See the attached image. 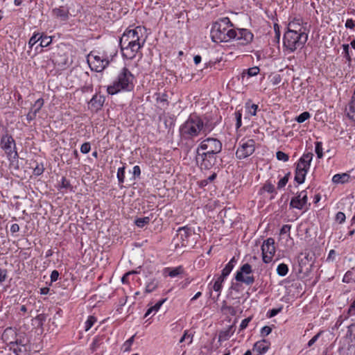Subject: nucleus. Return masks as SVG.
I'll use <instances>...</instances> for the list:
<instances>
[{
  "label": "nucleus",
  "mask_w": 355,
  "mask_h": 355,
  "mask_svg": "<svg viewBox=\"0 0 355 355\" xmlns=\"http://www.w3.org/2000/svg\"><path fill=\"white\" fill-rule=\"evenodd\" d=\"M276 250L275 246V240L272 238H268L263 241L261 245L262 260L265 263H269L272 261Z\"/></svg>",
  "instance_id": "12"
},
{
  "label": "nucleus",
  "mask_w": 355,
  "mask_h": 355,
  "mask_svg": "<svg viewBox=\"0 0 355 355\" xmlns=\"http://www.w3.org/2000/svg\"><path fill=\"white\" fill-rule=\"evenodd\" d=\"M59 189L72 191V186L71 185L69 180H67L64 177H62L60 181Z\"/></svg>",
  "instance_id": "37"
},
{
  "label": "nucleus",
  "mask_w": 355,
  "mask_h": 355,
  "mask_svg": "<svg viewBox=\"0 0 355 355\" xmlns=\"http://www.w3.org/2000/svg\"><path fill=\"white\" fill-rule=\"evenodd\" d=\"M136 82L135 75L125 66L118 72L112 83L107 87V92L113 96L119 93L132 92Z\"/></svg>",
  "instance_id": "2"
},
{
  "label": "nucleus",
  "mask_w": 355,
  "mask_h": 355,
  "mask_svg": "<svg viewBox=\"0 0 355 355\" xmlns=\"http://www.w3.org/2000/svg\"><path fill=\"white\" fill-rule=\"evenodd\" d=\"M288 272V267L285 263H280L277 266V273L281 276L284 277Z\"/></svg>",
  "instance_id": "33"
},
{
  "label": "nucleus",
  "mask_w": 355,
  "mask_h": 355,
  "mask_svg": "<svg viewBox=\"0 0 355 355\" xmlns=\"http://www.w3.org/2000/svg\"><path fill=\"white\" fill-rule=\"evenodd\" d=\"M310 118H311L310 113L309 112H304L301 113L299 116H297L295 120L297 123H302L304 122L305 121L309 119Z\"/></svg>",
  "instance_id": "38"
},
{
  "label": "nucleus",
  "mask_w": 355,
  "mask_h": 355,
  "mask_svg": "<svg viewBox=\"0 0 355 355\" xmlns=\"http://www.w3.org/2000/svg\"><path fill=\"white\" fill-rule=\"evenodd\" d=\"M236 119V128L239 129L242 125V112L241 110H236L234 112Z\"/></svg>",
  "instance_id": "41"
},
{
  "label": "nucleus",
  "mask_w": 355,
  "mask_h": 355,
  "mask_svg": "<svg viewBox=\"0 0 355 355\" xmlns=\"http://www.w3.org/2000/svg\"><path fill=\"white\" fill-rule=\"evenodd\" d=\"M204 130V123L196 114H191L187 121L179 128L182 139L191 140L200 135Z\"/></svg>",
  "instance_id": "4"
},
{
  "label": "nucleus",
  "mask_w": 355,
  "mask_h": 355,
  "mask_svg": "<svg viewBox=\"0 0 355 355\" xmlns=\"http://www.w3.org/2000/svg\"><path fill=\"white\" fill-rule=\"evenodd\" d=\"M291 228V226L290 225H284L280 230V234H289Z\"/></svg>",
  "instance_id": "55"
},
{
  "label": "nucleus",
  "mask_w": 355,
  "mask_h": 355,
  "mask_svg": "<svg viewBox=\"0 0 355 355\" xmlns=\"http://www.w3.org/2000/svg\"><path fill=\"white\" fill-rule=\"evenodd\" d=\"M315 152L318 159L323 157V148L322 141H316L315 143Z\"/></svg>",
  "instance_id": "36"
},
{
  "label": "nucleus",
  "mask_w": 355,
  "mask_h": 355,
  "mask_svg": "<svg viewBox=\"0 0 355 355\" xmlns=\"http://www.w3.org/2000/svg\"><path fill=\"white\" fill-rule=\"evenodd\" d=\"M343 54L344 57L346 58V60L349 62L351 61V55L350 53L352 51L349 50V44H345L343 45Z\"/></svg>",
  "instance_id": "43"
},
{
  "label": "nucleus",
  "mask_w": 355,
  "mask_h": 355,
  "mask_svg": "<svg viewBox=\"0 0 355 355\" xmlns=\"http://www.w3.org/2000/svg\"><path fill=\"white\" fill-rule=\"evenodd\" d=\"M309 28L307 22L300 17L293 18L288 24L287 31L283 38L284 51L293 53L304 47L308 40Z\"/></svg>",
  "instance_id": "1"
},
{
  "label": "nucleus",
  "mask_w": 355,
  "mask_h": 355,
  "mask_svg": "<svg viewBox=\"0 0 355 355\" xmlns=\"http://www.w3.org/2000/svg\"><path fill=\"white\" fill-rule=\"evenodd\" d=\"M91 150V145L89 142H85L80 146V152L83 154L88 153Z\"/></svg>",
  "instance_id": "49"
},
{
  "label": "nucleus",
  "mask_w": 355,
  "mask_h": 355,
  "mask_svg": "<svg viewBox=\"0 0 355 355\" xmlns=\"http://www.w3.org/2000/svg\"><path fill=\"white\" fill-rule=\"evenodd\" d=\"M123 56L128 60L136 58L144 44L120 45Z\"/></svg>",
  "instance_id": "16"
},
{
  "label": "nucleus",
  "mask_w": 355,
  "mask_h": 355,
  "mask_svg": "<svg viewBox=\"0 0 355 355\" xmlns=\"http://www.w3.org/2000/svg\"><path fill=\"white\" fill-rule=\"evenodd\" d=\"M192 234L193 231L190 227L187 226L179 227L177 232V239L181 241V246L188 245L189 239Z\"/></svg>",
  "instance_id": "17"
},
{
  "label": "nucleus",
  "mask_w": 355,
  "mask_h": 355,
  "mask_svg": "<svg viewBox=\"0 0 355 355\" xmlns=\"http://www.w3.org/2000/svg\"><path fill=\"white\" fill-rule=\"evenodd\" d=\"M246 114L248 116H255L258 109V105L250 102H247L245 105Z\"/></svg>",
  "instance_id": "28"
},
{
  "label": "nucleus",
  "mask_w": 355,
  "mask_h": 355,
  "mask_svg": "<svg viewBox=\"0 0 355 355\" xmlns=\"http://www.w3.org/2000/svg\"><path fill=\"white\" fill-rule=\"evenodd\" d=\"M44 172V167L42 165H37L34 168V174L35 175H40Z\"/></svg>",
  "instance_id": "60"
},
{
  "label": "nucleus",
  "mask_w": 355,
  "mask_h": 355,
  "mask_svg": "<svg viewBox=\"0 0 355 355\" xmlns=\"http://www.w3.org/2000/svg\"><path fill=\"white\" fill-rule=\"evenodd\" d=\"M193 336L191 334H189L187 331H185L183 336L180 340V343L186 342L187 345H189L192 343Z\"/></svg>",
  "instance_id": "42"
},
{
  "label": "nucleus",
  "mask_w": 355,
  "mask_h": 355,
  "mask_svg": "<svg viewBox=\"0 0 355 355\" xmlns=\"http://www.w3.org/2000/svg\"><path fill=\"white\" fill-rule=\"evenodd\" d=\"M225 279H223L219 276H214L213 280L208 284V288L210 291L211 290L218 293V297L220 296L222 289L223 285L225 282Z\"/></svg>",
  "instance_id": "20"
},
{
  "label": "nucleus",
  "mask_w": 355,
  "mask_h": 355,
  "mask_svg": "<svg viewBox=\"0 0 355 355\" xmlns=\"http://www.w3.org/2000/svg\"><path fill=\"white\" fill-rule=\"evenodd\" d=\"M144 28L137 26L135 28L126 29L120 38V45L144 44Z\"/></svg>",
  "instance_id": "7"
},
{
  "label": "nucleus",
  "mask_w": 355,
  "mask_h": 355,
  "mask_svg": "<svg viewBox=\"0 0 355 355\" xmlns=\"http://www.w3.org/2000/svg\"><path fill=\"white\" fill-rule=\"evenodd\" d=\"M105 102V96L100 93H96L89 102V107L93 111L101 109Z\"/></svg>",
  "instance_id": "19"
},
{
  "label": "nucleus",
  "mask_w": 355,
  "mask_h": 355,
  "mask_svg": "<svg viewBox=\"0 0 355 355\" xmlns=\"http://www.w3.org/2000/svg\"><path fill=\"white\" fill-rule=\"evenodd\" d=\"M232 39L236 40L241 45L245 46L250 44L254 38L253 34L246 28H234Z\"/></svg>",
  "instance_id": "15"
},
{
  "label": "nucleus",
  "mask_w": 355,
  "mask_h": 355,
  "mask_svg": "<svg viewBox=\"0 0 355 355\" xmlns=\"http://www.w3.org/2000/svg\"><path fill=\"white\" fill-rule=\"evenodd\" d=\"M233 24L228 17H223L211 26L210 36L214 42H225L232 39Z\"/></svg>",
  "instance_id": "3"
},
{
  "label": "nucleus",
  "mask_w": 355,
  "mask_h": 355,
  "mask_svg": "<svg viewBox=\"0 0 355 355\" xmlns=\"http://www.w3.org/2000/svg\"><path fill=\"white\" fill-rule=\"evenodd\" d=\"M59 277V272L58 271L54 270L51 272V276H50V278H51V282H55L58 280Z\"/></svg>",
  "instance_id": "58"
},
{
  "label": "nucleus",
  "mask_w": 355,
  "mask_h": 355,
  "mask_svg": "<svg viewBox=\"0 0 355 355\" xmlns=\"http://www.w3.org/2000/svg\"><path fill=\"white\" fill-rule=\"evenodd\" d=\"M270 347V343L266 340L262 339L256 342L252 347V351L255 355H262L266 354Z\"/></svg>",
  "instance_id": "18"
},
{
  "label": "nucleus",
  "mask_w": 355,
  "mask_h": 355,
  "mask_svg": "<svg viewBox=\"0 0 355 355\" xmlns=\"http://www.w3.org/2000/svg\"><path fill=\"white\" fill-rule=\"evenodd\" d=\"M345 27L347 28L352 29L355 27V21L352 19H347L345 22Z\"/></svg>",
  "instance_id": "59"
},
{
  "label": "nucleus",
  "mask_w": 355,
  "mask_h": 355,
  "mask_svg": "<svg viewBox=\"0 0 355 355\" xmlns=\"http://www.w3.org/2000/svg\"><path fill=\"white\" fill-rule=\"evenodd\" d=\"M36 115L37 114L35 112H33L31 110H30L28 113L26 114V119L28 121H31L35 119V118L36 117Z\"/></svg>",
  "instance_id": "62"
},
{
  "label": "nucleus",
  "mask_w": 355,
  "mask_h": 355,
  "mask_svg": "<svg viewBox=\"0 0 355 355\" xmlns=\"http://www.w3.org/2000/svg\"><path fill=\"white\" fill-rule=\"evenodd\" d=\"M40 46L42 47H46L48 46L52 42V38L50 36H40Z\"/></svg>",
  "instance_id": "39"
},
{
  "label": "nucleus",
  "mask_w": 355,
  "mask_h": 355,
  "mask_svg": "<svg viewBox=\"0 0 355 355\" xmlns=\"http://www.w3.org/2000/svg\"><path fill=\"white\" fill-rule=\"evenodd\" d=\"M236 263V260L234 257H232L230 261L225 265L224 268L222 270V273L220 275H218L219 277H222L224 279H226V278L229 276V275L232 271L233 268H234Z\"/></svg>",
  "instance_id": "25"
},
{
  "label": "nucleus",
  "mask_w": 355,
  "mask_h": 355,
  "mask_svg": "<svg viewBox=\"0 0 355 355\" xmlns=\"http://www.w3.org/2000/svg\"><path fill=\"white\" fill-rule=\"evenodd\" d=\"M97 319L94 315H89L85 322L84 329L86 331H89L92 326L96 322Z\"/></svg>",
  "instance_id": "31"
},
{
  "label": "nucleus",
  "mask_w": 355,
  "mask_h": 355,
  "mask_svg": "<svg viewBox=\"0 0 355 355\" xmlns=\"http://www.w3.org/2000/svg\"><path fill=\"white\" fill-rule=\"evenodd\" d=\"M348 332L350 334L351 336H354L355 338V323L348 327Z\"/></svg>",
  "instance_id": "64"
},
{
  "label": "nucleus",
  "mask_w": 355,
  "mask_h": 355,
  "mask_svg": "<svg viewBox=\"0 0 355 355\" xmlns=\"http://www.w3.org/2000/svg\"><path fill=\"white\" fill-rule=\"evenodd\" d=\"M272 331V328L269 326H264L260 330V335L261 337H266L268 336Z\"/></svg>",
  "instance_id": "48"
},
{
  "label": "nucleus",
  "mask_w": 355,
  "mask_h": 355,
  "mask_svg": "<svg viewBox=\"0 0 355 355\" xmlns=\"http://www.w3.org/2000/svg\"><path fill=\"white\" fill-rule=\"evenodd\" d=\"M40 33H34L33 35L30 38L28 44L30 47H33L37 42L40 41Z\"/></svg>",
  "instance_id": "47"
},
{
  "label": "nucleus",
  "mask_w": 355,
  "mask_h": 355,
  "mask_svg": "<svg viewBox=\"0 0 355 355\" xmlns=\"http://www.w3.org/2000/svg\"><path fill=\"white\" fill-rule=\"evenodd\" d=\"M255 144L256 142L254 139L243 138L238 143L236 157L239 159L250 157L255 150Z\"/></svg>",
  "instance_id": "9"
},
{
  "label": "nucleus",
  "mask_w": 355,
  "mask_h": 355,
  "mask_svg": "<svg viewBox=\"0 0 355 355\" xmlns=\"http://www.w3.org/2000/svg\"><path fill=\"white\" fill-rule=\"evenodd\" d=\"M135 339V336H132L128 339L123 344L124 351H129L131 345H132Z\"/></svg>",
  "instance_id": "51"
},
{
  "label": "nucleus",
  "mask_w": 355,
  "mask_h": 355,
  "mask_svg": "<svg viewBox=\"0 0 355 355\" xmlns=\"http://www.w3.org/2000/svg\"><path fill=\"white\" fill-rule=\"evenodd\" d=\"M158 287V281L156 279H152L146 283V292L151 293Z\"/></svg>",
  "instance_id": "29"
},
{
  "label": "nucleus",
  "mask_w": 355,
  "mask_h": 355,
  "mask_svg": "<svg viewBox=\"0 0 355 355\" xmlns=\"http://www.w3.org/2000/svg\"><path fill=\"white\" fill-rule=\"evenodd\" d=\"M184 272L183 268L182 266H178L175 268L166 267L163 270V275L164 276H169L172 278L178 276L179 275L182 274Z\"/></svg>",
  "instance_id": "24"
},
{
  "label": "nucleus",
  "mask_w": 355,
  "mask_h": 355,
  "mask_svg": "<svg viewBox=\"0 0 355 355\" xmlns=\"http://www.w3.org/2000/svg\"><path fill=\"white\" fill-rule=\"evenodd\" d=\"M7 278V271L0 268V284L6 281Z\"/></svg>",
  "instance_id": "57"
},
{
  "label": "nucleus",
  "mask_w": 355,
  "mask_h": 355,
  "mask_svg": "<svg viewBox=\"0 0 355 355\" xmlns=\"http://www.w3.org/2000/svg\"><path fill=\"white\" fill-rule=\"evenodd\" d=\"M222 150V143L217 139L208 137L198 145L196 151L216 155Z\"/></svg>",
  "instance_id": "8"
},
{
  "label": "nucleus",
  "mask_w": 355,
  "mask_h": 355,
  "mask_svg": "<svg viewBox=\"0 0 355 355\" xmlns=\"http://www.w3.org/2000/svg\"><path fill=\"white\" fill-rule=\"evenodd\" d=\"M252 272V266L249 263H245L236 271L235 279L247 285H251L254 282V277L250 275Z\"/></svg>",
  "instance_id": "11"
},
{
  "label": "nucleus",
  "mask_w": 355,
  "mask_h": 355,
  "mask_svg": "<svg viewBox=\"0 0 355 355\" xmlns=\"http://www.w3.org/2000/svg\"><path fill=\"white\" fill-rule=\"evenodd\" d=\"M350 180V175L347 173H337L332 177V182L334 184H345L349 182Z\"/></svg>",
  "instance_id": "26"
},
{
  "label": "nucleus",
  "mask_w": 355,
  "mask_h": 355,
  "mask_svg": "<svg viewBox=\"0 0 355 355\" xmlns=\"http://www.w3.org/2000/svg\"><path fill=\"white\" fill-rule=\"evenodd\" d=\"M46 320V317L44 314L41 313V314H38L35 318V320L38 322V325L40 326H42L44 322Z\"/></svg>",
  "instance_id": "54"
},
{
  "label": "nucleus",
  "mask_w": 355,
  "mask_h": 355,
  "mask_svg": "<svg viewBox=\"0 0 355 355\" xmlns=\"http://www.w3.org/2000/svg\"><path fill=\"white\" fill-rule=\"evenodd\" d=\"M259 193L261 195H263L265 193H270V194H271V196H270L271 199H273L277 194L276 189H275L274 184L270 181L266 182V183L259 189Z\"/></svg>",
  "instance_id": "23"
},
{
  "label": "nucleus",
  "mask_w": 355,
  "mask_h": 355,
  "mask_svg": "<svg viewBox=\"0 0 355 355\" xmlns=\"http://www.w3.org/2000/svg\"><path fill=\"white\" fill-rule=\"evenodd\" d=\"M125 166L120 167L117 170L116 177L120 184H123L125 180Z\"/></svg>",
  "instance_id": "40"
},
{
  "label": "nucleus",
  "mask_w": 355,
  "mask_h": 355,
  "mask_svg": "<svg viewBox=\"0 0 355 355\" xmlns=\"http://www.w3.org/2000/svg\"><path fill=\"white\" fill-rule=\"evenodd\" d=\"M101 339H100L99 338H94V340L91 344V349L93 351H96V349L98 347V346L101 345Z\"/></svg>",
  "instance_id": "53"
},
{
  "label": "nucleus",
  "mask_w": 355,
  "mask_h": 355,
  "mask_svg": "<svg viewBox=\"0 0 355 355\" xmlns=\"http://www.w3.org/2000/svg\"><path fill=\"white\" fill-rule=\"evenodd\" d=\"M308 203V193L306 190H302L293 197L290 202V207L298 210L307 211L310 207Z\"/></svg>",
  "instance_id": "10"
},
{
  "label": "nucleus",
  "mask_w": 355,
  "mask_h": 355,
  "mask_svg": "<svg viewBox=\"0 0 355 355\" xmlns=\"http://www.w3.org/2000/svg\"><path fill=\"white\" fill-rule=\"evenodd\" d=\"M1 146L4 150L9 159H16L17 153L14 150L15 148V142L12 137L8 135L2 136L1 139Z\"/></svg>",
  "instance_id": "14"
},
{
  "label": "nucleus",
  "mask_w": 355,
  "mask_h": 355,
  "mask_svg": "<svg viewBox=\"0 0 355 355\" xmlns=\"http://www.w3.org/2000/svg\"><path fill=\"white\" fill-rule=\"evenodd\" d=\"M116 55V52H91L87 56V62L90 69L96 72L103 71L112 60L113 58Z\"/></svg>",
  "instance_id": "5"
},
{
  "label": "nucleus",
  "mask_w": 355,
  "mask_h": 355,
  "mask_svg": "<svg viewBox=\"0 0 355 355\" xmlns=\"http://www.w3.org/2000/svg\"><path fill=\"white\" fill-rule=\"evenodd\" d=\"M313 157V155L312 153H304L296 163L294 180L299 184L304 182L306 176L310 169Z\"/></svg>",
  "instance_id": "6"
},
{
  "label": "nucleus",
  "mask_w": 355,
  "mask_h": 355,
  "mask_svg": "<svg viewBox=\"0 0 355 355\" xmlns=\"http://www.w3.org/2000/svg\"><path fill=\"white\" fill-rule=\"evenodd\" d=\"M291 173L290 172H288L285 175L281 178H279L278 182H277V189H282L285 187L286 184L288 183L289 180Z\"/></svg>",
  "instance_id": "32"
},
{
  "label": "nucleus",
  "mask_w": 355,
  "mask_h": 355,
  "mask_svg": "<svg viewBox=\"0 0 355 355\" xmlns=\"http://www.w3.org/2000/svg\"><path fill=\"white\" fill-rule=\"evenodd\" d=\"M252 320V318L251 317H248L247 318H245L243 319L241 324H240V326H239V330L240 331H243L245 329L247 328V327L248 326V324L249 322Z\"/></svg>",
  "instance_id": "50"
},
{
  "label": "nucleus",
  "mask_w": 355,
  "mask_h": 355,
  "mask_svg": "<svg viewBox=\"0 0 355 355\" xmlns=\"http://www.w3.org/2000/svg\"><path fill=\"white\" fill-rule=\"evenodd\" d=\"M271 82H272L273 85H278L281 82V77H280V76L278 75V74L275 75L272 77V78L271 80Z\"/></svg>",
  "instance_id": "63"
},
{
  "label": "nucleus",
  "mask_w": 355,
  "mask_h": 355,
  "mask_svg": "<svg viewBox=\"0 0 355 355\" xmlns=\"http://www.w3.org/2000/svg\"><path fill=\"white\" fill-rule=\"evenodd\" d=\"M43 105H44V100L42 98H38L35 102L34 105L31 108V110L37 114L40 112L41 108L42 107Z\"/></svg>",
  "instance_id": "34"
},
{
  "label": "nucleus",
  "mask_w": 355,
  "mask_h": 355,
  "mask_svg": "<svg viewBox=\"0 0 355 355\" xmlns=\"http://www.w3.org/2000/svg\"><path fill=\"white\" fill-rule=\"evenodd\" d=\"M52 13L56 18L62 21H67L70 15L69 9L63 6L53 8Z\"/></svg>",
  "instance_id": "21"
},
{
  "label": "nucleus",
  "mask_w": 355,
  "mask_h": 355,
  "mask_svg": "<svg viewBox=\"0 0 355 355\" xmlns=\"http://www.w3.org/2000/svg\"><path fill=\"white\" fill-rule=\"evenodd\" d=\"M276 157L278 160L282 162H288L289 159V156L282 151H277L276 153Z\"/></svg>",
  "instance_id": "46"
},
{
  "label": "nucleus",
  "mask_w": 355,
  "mask_h": 355,
  "mask_svg": "<svg viewBox=\"0 0 355 355\" xmlns=\"http://www.w3.org/2000/svg\"><path fill=\"white\" fill-rule=\"evenodd\" d=\"M345 214L342 211H338L336 215V220L339 223L345 222Z\"/></svg>",
  "instance_id": "52"
},
{
  "label": "nucleus",
  "mask_w": 355,
  "mask_h": 355,
  "mask_svg": "<svg viewBox=\"0 0 355 355\" xmlns=\"http://www.w3.org/2000/svg\"><path fill=\"white\" fill-rule=\"evenodd\" d=\"M259 68L258 67H250L243 72V77H245V75L248 77H252L257 76L259 73Z\"/></svg>",
  "instance_id": "30"
},
{
  "label": "nucleus",
  "mask_w": 355,
  "mask_h": 355,
  "mask_svg": "<svg viewBox=\"0 0 355 355\" xmlns=\"http://www.w3.org/2000/svg\"><path fill=\"white\" fill-rule=\"evenodd\" d=\"M150 220V218L148 216H145L143 218H138L135 220V225L138 227L141 228V227H144L148 223H149Z\"/></svg>",
  "instance_id": "35"
},
{
  "label": "nucleus",
  "mask_w": 355,
  "mask_h": 355,
  "mask_svg": "<svg viewBox=\"0 0 355 355\" xmlns=\"http://www.w3.org/2000/svg\"><path fill=\"white\" fill-rule=\"evenodd\" d=\"M346 355H355V338L352 336L351 339V343L349 345L347 348V352Z\"/></svg>",
  "instance_id": "45"
},
{
  "label": "nucleus",
  "mask_w": 355,
  "mask_h": 355,
  "mask_svg": "<svg viewBox=\"0 0 355 355\" xmlns=\"http://www.w3.org/2000/svg\"><path fill=\"white\" fill-rule=\"evenodd\" d=\"M283 306H280L279 308L277 309H272L268 311L267 312V316L269 318H273L275 315H277L278 313H279L282 311Z\"/></svg>",
  "instance_id": "44"
},
{
  "label": "nucleus",
  "mask_w": 355,
  "mask_h": 355,
  "mask_svg": "<svg viewBox=\"0 0 355 355\" xmlns=\"http://www.w3.org/2000/svg\"><path fill=\"white\" fill-rule=\"evenodd\" d=\"M347 116L352 121H355V87L349 102L345 109Z\"/></svg>",
  "instance_id": "22"
},
{
  "label": "nucleus",
  "mask_w": 355,
  "mask_h": 355,
  "mask_svg": "<svg viewBox=\"0 0 355 355\" xmlns=\"http://www.w3.org/2000/svg\"><path fill=\"white\" fill-rule=\"evenodd\" d=\"M132 174L135 177H139V175H141V169H140V167L139 166H135L132 168Z\"/></svg>",
  "instance_id": "61"
},
{
  "label": "nucleus",
  "mask_w": 355,
  "mask_h": 355,
  "mask_svg": "<svg viewBox=\"0 0 355 355\" xmlns=\"http://www.w3.org/2000/svg\"><path fill=\"white\" fill-rule=\"evenodd\" d=\"M321 335V332L318 333L315 335L307 343L308 347H311L319 338Z\"/></svg>",
  "instance_id": "56"
},
{
  "label": "nucleus",
  "mask_w": 355,
  "mask_h": 355,
  "mask_svg": "<svg viewBox=\"0 0 355 355\" xmlns=\"http://www.w3.org/2000/svg\"><path fill=\"white\" fill-rule=\"evenodd\" d=\"M196 160L201 169L209 170L216 164V155L196 151Z\"/></svg>",
  "instance_id": "13"
},
{
  "label": "nucleus",
  "mask_w": 355,
  "mask_h": 355,
  "mask_svg": "<svg viewBox=\"0 0 355 355\" xmlns=\"http://www.w3.org/2000/svg\"><path fill=\"white\" fill-rule=\"evenodd\" d=\"M166 301V298L162 299V300H159V302H157L155 305L149 307L147 309L144 316L146 318L150 314L154 315L156 313H157L159 311V310L160 309V308L162 307V306L163 305V304Z\"/></svg>",
  "instance_id": "27"
}]
</instances>
